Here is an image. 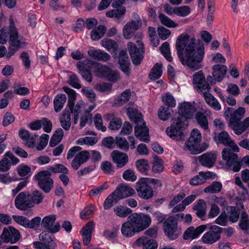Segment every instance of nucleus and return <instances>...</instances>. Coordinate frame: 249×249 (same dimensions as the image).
<instances>
[{"mask_svg": "<svg viewBox=\"0 0 249 249\" xmlns=\"http://www.w3.org/2000/svg\"><path fill=\"white\" fill-rule=\"evenodd\" d=\"M176 47L180 62L193 70L201 67L204 56V45L201 40H196L188 34H181L178 37Z\"/></svg>", "mask_w": 249, "mask_h": 249, "instance_id": "1", "label": "nucleus"}, {"mask_svg": "<svg viewBox=\"0 0 249 249\" xmlns=\"http://www.w3.org/2000/svg\"><path fill=\"white\" fill-rule=\"evenodd\" d=\"M214 139L217 143L229 146L224 148L222 152L223 159L226 161L227 166L231 168L234 172H239L241 167V161L237 154L234 153L239 152V147L225 131L220 132L217 137L215 136Z\"/></svg>", "mask_w": 249, "mask_h": 249, "instance_id": "2", "label": "nucleus"}, {"mask_svg": "<svg viewBox=\"0 0 249 249\" xmlns=\"http://www.w3.org/2000/svg\"><path fill=\"white\" fill-rule=\"evenodd\" d=\"M128 115L131 120L136 124L135 126V136L139 137L141 141L149 142V130L145 126L141 113H139L137 109H131L128 111Z\"/></svg>", "mask_w": 249, "mask_h": 249, "instance_id": "3", "label": "nucleus"}, {"mask_svg": "<svg viewBox=\"0 0 249 249\" xmlns=\"http://www.w3.org/2000/svg\"><path fill=\"white\" fill-rule=\"evenodd\" d=\"M10 24L8 30V34L9 35V46L6 54L7 58L13 56L25 44L22 37L19 36L13 19H10Z\"/></svg>", "mask_w": 249, "mask_h": 249, "instance_id": "4", "label": "nucleus"}, {"mask_svg": "<svg viewBox=\"0 0 249 249\" xmlns=\"http://www.w3.org/2000/svg\"><path fill=\"white\" fill-rule=\"evenodd\" d=\"M187 124L183 123L179 120L174 117L173 124L167 128V135L174 140L179 141L183 139V130L187 126Z\"/></svg>", "mask_w": 249, "mask_h": 249, "instance_id": "5", "label": "nucleus"}, {"mask_svg": "<svg viewBox=\"0 0 249 249\" xmlns=\"http://www.w3.org/2000/svg\"><path fill=\"white\" fill-rule=\"evenodd\" d=\"M51 175L50 171L45 170L38 172L35 177L39 187L46 193H49L53 186Z\"/></svg>", "mask_w": 249, "mask_h": 249, "instance_id": "6", "label": "nucleus"}, {"mask_svg": "<svg viewBox=\"0 0 249 249\" xmlns=\"http://www.w3.org/2000/svg\"><path fill=\"white\" fill-rule=\"evenodd\" d=\"M130 55L134 64L140 65L142 58L144 53L143 45L140 41L137 42V45L129 42L127 45Z\"/></svg>", "mask_w": 249, "mask_h": 249, "instance_id": "7", "label": "nucleus"}, {"mask_svg": "<svg viewBox=\"0 0 249 249\" xmlns=\"http://www.w3.org/2000/svg\"><path fill=\"white\" fill-rule=\"evenodd\" d=\"M135 189L138 196L142 199L148 200L154 196L152 188L144 178H142L138 180L136 184Z\"/></svg>", "mask_w": 249, "mask_h": 249, "instance_id": "8", "label": "nucleus"}, {"mask_svg": "<svg viewBox=\"0 0 249 249\" xmlns=\"http://www.w3.org/2000/svg\"><path fill=\"white\" fill-rule=\"evenodd\" d=\"M196 111V108L190 103L184 102L181 104L179 113L175 117L179 120L182 123L187 124V120L192 118Z\"/></svg>", "mask_w": 249, "mask_h": 249, "instance_id": "9", "label": "nucleus"}, {"mask_svg": "<svg viewBox=\"0 0 249 249\" xmlns=\"http://www.w3.org/2000/svg\"><path fill=\"white\" fill-rule=\"evenodd\" d=\"M163 229L165 234L171 240L177 239L180 231L177 228V223L173 217H168L163 223Z\"/></svg>", "mask_w": 249, "mask_h": 249, "instance_id": "10", "label": "nucleus"}, {"mask_svg": "<svg viewBox=\"0 0 249 249\" xmlns=\"http://www.w3.org/2000/svg\"><path fill=\"white\" fill-rule=\"evenodd\" d=\"M222 229L216 225L210 227L208 231L204 234L201 237V241L205 244H212L218 241L220 237Z\"/></svg>", "mask_w": 249, "mask_h": 249, "instance_id": "11", "label": "nucleus"}, {"mask_svg": "<svg viewBox=\"0 0 249 249\" xmlns=\"http://www.w3.org/2000/svg\"><path fill=\"white\" fill-rule=\"evenodd\" d=\"M15 204L17 208L20 210H26L34 207L31 200V195L28 193L21 192L16 197Z\"/></svg>", "mask_w": 249, "mask_h": 249, "instance_id": "12", "label": "nucleus"}, {"mask_svg": "<svg viewBox=\"0 0 249 249\" xmlns=\"http://www.w3.org/2000/svg\"><path fill=\"white\" fill-rule=\"evenodd\" d=\"M213 76H209L207 77V81L212 85L214 84L215 82H220L222 80L227 71V67L225 65L216 64L212 67Z\"/></svg>", "mask_w": 249, "mask_h": 249, "instance_id": "13", "label": "nucleus"}, {"mask_svg": "<svg viewBox=\"0 0 249 249\" xmlns=\"http://www.w3.org/2000/svg\"><path fill=\"white\" fill-rule=\"evenodd\" d=\"M208 81L205 80L204 73L202 71L196 72L193 75V84L195 88L198 91L203 93L205 91H209L211 87L208 84Z\"/></svg>", "mask_w": 249, "mask_h": 249, "instance_id": "14", "label": "nucleus"}, {"mask_svg": "<svg viewBox=\"0 0 249 249\" xmlns=\"http://www.w3.org/2000/svg\"><path fill=\"white\" fill-rule=\"evenodd\" d=\"M245 113V109L243 107H240L236 110L233 111L231 107H228L225 111L224 115L226 117H230L229 126L230 124H235L240 122L244 117Z\"/></svg>", "mask_w": 249, "mask_h": 249, "instance_id": "15", "label": "nucleus"}, {"mask_svg": "<svg viewBox=\"0 0 249 249\" xmlns=\"http://www.w3.org/2000/svg\"><path fill=\"white\" fill-rule=\"evenodd\" d=\"M56 215L54 214L45 216L41 221V225L46 229L52 233L59 231L60 226L58 222H55Z\"/></svg>", "mask_w": 249, "mask_h": 249, "instance_id": "16", "label": "nucleus"}, {"mask_svg": "<svg viewBox=\"0 0 249 249\" xmlns=\"http://www.w3.org/2000/svg\"><path fill=\"white\" fill-rule=\"evenodd\" d=\"M20 238L19 231L15 228L10 227L8 229H4L1 238L4 242L16 243Z\"/></svg>", "mask_w": 249, "mask_h": 249, "instance_id": "17", "label": "nucleus"}, {"mask_svg": "<svg viewBox=\"0 0 249 249\" xmlns=\"http://www.w3.org/2000/svg\"><path fill=\"white\" fill-rule=\"evenodd\" d=\"M114 192L119 200L133 196L135 194L134 189L124 183L120 184Z\"/></svg>", "mask_w": 249, "mask_h": 249, "instance_id": "18", "label": "nucleus"}, {"mask_svg": "<svg viewBox=\"0 0 249 249\" xmlns=\"http://www.w3.org/2000/svg\"><path fill=\"white\" fill-rule=\"evenodd\" d=\"M90 158L89 152L88 151H80L78 152L71 162V166L74 170H77L82 164L86 162Z\"/></svg>", "mask_w": 249, "mask_h": 249, "instance_id": "19", "label": "nucleus"}, {"mask_svg": "<svg viewBox=\"0 0 249 249\" xmlns=\"http://www.w3.org/2000/svg\"><path fill=\"white\" fill-rule=\"evenodd\" d=\"M142 25L140 20H132L127 22L123 28V36L126 39L130 38Z\"/></svg>", "mask_w": 249, "mask_h": 249, "instance_id": "20", "label": "nucleus"}, {"mask_svg": "<svg viewBox=\"0 0 249 249\" xmlns=\"http://www.w3.org/2000/svg\"><path fill=\"white\" fill-rule=\"evenodd\" d=\"M216 154L214 152L206 153L198 157L199 162L203 166L211 168L216 160Z\"/></svg>", "mask_w": 249, "mask_h": 249, "instance_id": "21", "label": "nucleus"}, {"mask_svg": "<svg viewBox=\"0 0 249 249\" xmlns=\"http://www.w3.org/2000/svg\"><path fill=\"white\" fill-rule=\"evenodd\" d=\"M94 230V222L92 221L88 222L81 231L82 235L83 243L87 246L90 242L91 235Z\"/></svg>", "mask_w": 249, "mask_h": 249, "instance_id": "22", "label": "nucleus"}, {"mask_svg": "<svg viewBox=\"0 0 249 249\" xmlns=\"http://www.w3.org/2000/svg\"><path fill=\"white\" fill-rule=\"evenodd\" d=\"M205 225H201L195 228L194 227H189L183 234V238L185 240L194 239L196 238L205 230Z\"/></svg>", "mask_w": 249, "mask_h": 249, "instance_id": "23", "label": "nucleus"}, {"mask_svg": "<svg viewBox=\"0 0 249 249\" xmlns=\"http://www.w3.org/2000/svg\"><path fill=\"white\" fill-rule=\"evenodd\" d=\"M135 245L142 247V249H156L157 243L153 239H150L145 236L139 238L135 242Z\"/></svg>", "mask_w": 249, "mask_h": 249, "instance_id": "24", "label": "nucleus"}, {"mask_svg": "<svg viewBox=\"0 0 249 249\" xmlns=\"http://www.w3.org/2000/svg\"><path fill=\"white\" fill-rule=\"evenodd\" d=\"M111 156L113 161L116 163L117 166L119 168L124 167L128 162V157L125 153L115 150L112 153Z\"/></svg>", "mask_w": 249, "mask_h": 249, "instance_id": "25", "label": "nucleus"}, {"mask_svg": "<svg viewBox=\"0 0 249 249\" xmlns=\"http://www.w3.org/2000/svg\"><path fill=\"white\" fill-rule=\"evenodd\" d=\"M119 64L121 70L125 74H128L130 72L128 56L126 51L122 50L119 53Z\"/></svg>", "mask_w": 249, "mask_h": 249, "instance_id": "26", "label": "nucleus"}, {"mask_svg": "<svg viewBox=\"0 0 249 249\" xmlns=\"http://www.w3.org/2000/svg\"><path fill=\"white\" fill-rule=\"evenodd\" d=\"M19 137L23 141L25 145L29 147H33L36 137V135H32L30 132L25 129H20Z\"/></svg>", "mask_w": 249, "mask_h": 249, "instance_id": "27", "label": "nucleus"}, {"mask_svg": "<svg viewBox=\"0 0 249 249\" xmlns=\"http://www.w3.org/2000/svg\"><path fill=\"white\" fill-rule=\"evenodd\" d=\"M98 70L102 73L103 76L106 77L110 81L116 82L120 79L119 73L112 71L104 65H98Z\"/></svg>", "mask_w": 249, "mask_h": 249, "instance_id": "28", "label": "nucleus"}, {"mask_svg": "<svg viewBox=\"0 0 249 249\" xmlns=\"http://www.w3.org/2000/svg\"><path fill=\"white\" fill-rule=\"evenodd\" d=\"M206 149V148H202L200 146V142L190 141L188 140L185 142L184 150L187 152H190L192 154L196 155L199 154Z\"/></svg>", "mask_w": 249, "mask_h": 249, "instance_id": "29", "label": "nucleus"}, {"mask_svg": "<svg viewBox=\"0 0 249 249\" xmlns=\"http://www.w3.org/2000/svg\"><path fill=\"white\" fill-rule=\"evenodd\" d=\"M88 54L91 58L99 61L107 62L110 59V55L101 50H89Z\"/></svg>", "mask_w": 249, "mask_h": 249, "instance_id": "30", "label": "nucleus"}, {"mask_svg": "<svg viewBox=\"0 0 249 249\" xmlns=\"http://www.w3.org/2000/svg\"><path fill=\"white\" fill-rule=\"evenodd\" d=\"M208 92L205 91L202 93L206 103L214 110H220L221 109V105L217 99Z\"/></svg>", "mask_w": 249, "mask_h": 249, "instance_id": "31", "label": "nucleus"}, {"mask_svg": "<svg viewBox=\"0 0 249 249\" xmlns=\"http://www.w3.org/2000/svg\"><path fill=\"white\" fill-rule=\"evenodd\" d=\"M237 135H240L245 131L249 127V117L246 118L243 122H238L235 124L229 126Z\"/></svg>", "mask_w": 249, "mask_h": 249, "instance_id": "32", "label": "nucleus"}, {"mask_svg": "<svg viewBox=\"0 0 249 249\" xmlns=\"http://www.w3.org/2000/svg\"><path fill=\"white\" fill-rule=\"evenodd\" d=\"M211 115L210 110L207 109L202 113L198 112L196 113L195 118L197 123L205 130L208 129V121L207 116Z\"/></svg>", "mask_w": 249, "mask_h": 249, "instance_id": "33", "label": "nucleus"}, {"mask_svg": "<svg viewBox=\"0 0 249 249\" xmlns=\"http://www.w3.org/2000/svg\"><path fill=\"white\" fill-rule=\"evenodd\" d=\"M121 232L124 236L125 237H130L133 236L136 233L139 232L137 231L135 228L128 220L122 224Z\"/></svg>", "mask_w": 249, "mask_h": 249, "instance_id": "34", "label": "nucleus"}, {"mask_svg": "<svg viewBox=\"0 0 249 249\" xmlns=\"http://www.w3.org/2000/svg\"><path fill=\"white\" fill-rule=\"evenodd\" d=\"M98 65H101L95 63L89 59L83 61H78L76 64V66L79 70V71H90L91 68L94 66L96 67L98 69Z\"/></svg>", "mask_w": 249, "mask_h": 249, "instance_id": "35", "label": "nucleus"}, {"mask_svg": "<svg viewBox=\"0 0 249 249\" xmlns=\"http://www.w3.org/2000/svg\"><path fill=\"white\" fill-rule=\"evenodd\" d=\"M71 110L64 112L59 118L60 123L62 127L65 130H69L71 126Z\"/></svg>", "mask_w": 249, "mask_h": 249, "instance_id": "36", "label": "nucleus"}, {"mask_svg": "<svg viewBox=\"0 0 249 249\" xmlns=\"http://www.w3.org/2000/svg\"><path fill=\"white\" fill-rule=\"evenodd\" d=\"M196 196L195 195H191L186 197L181 203L176 206L172 210L173 213H177L183 211L185 207L192 203L196 199Z\"/></svg>", "mask_w": 249, "mask_h": 249, "instance_id": "37", "label": "nucleus"}, {"mask_svg": "<svg viewBox=\"0 0 249 249\" xmlns=\"http://www.w3.org/2000/svg\"><path fill=\"white\" fill-rule=\"evenodd\" d=\"M67 100V97L64 94H57L53 100L54 109L55 112L60 111L64 107Z\"/></svg>", "mask_w": 249, "mask_h": 249, "instance_id": "38", "label": "nucleus"}, {"mask_svg": "<svg viewBox=\"0 0 249 249\" xmlns=\"http://www.w3.org/2000/svg\"><path fill=\"white\" fill-rule=\"evenodd\" d=\"M207 205L204 200L199 199L197 204L194 206L193 209L196 211V215L202 218L206 213Z\"/></svg>", "mask_w": 249, "mask_h": 249, "instance_id": "39", "label": "nucleus"}, {"mask_svg": "<svg viewBox=\"0 0 249 249\" xmlns=\"http://www.w3.org/2000/svg\"><path fill=\"white\" fill-rule=\"evenodd\" d=\"M63 89L68 95V106L69 107L70 110L72 112L73 107H74L76 97V92L73 89L67 87H64Z\"/></svg>", "mask_w": 249, "mask_h": 249, "instance_id": "40", "label": "nucleus"}, {"mask_svg": "<svg viewBox=\"0 0 249 249\" xmlns=\"http://www.w3.org/2000/svg\"><path fill=\"white\" fill-rule=\"evenodd\" d=\"M131 91L129 89L124 90L120 96L115 99L114 104L117 106H121L127 103L131 97Z\"/></svg>", "mask_w": 249, "mask_h": 249, "instance_id": "41", "label": "nucleus"}, {"mask_svg": "<svg viewBox=\"0 0 249 249\" xmlns=\"http://www.w3.org/2000/svg\"><path fill=\"white\" fill-rule=\"evenodd\" d=\"M139 223L142 231L147 228L151 223V219L149 215L140 213H137Z\"/></svg>", "mask_w": 249, "mask_h": 249, "instance_id": "42", "label": "nucleus"}, {"mask_svg": "<svg viewBox=\"0 0 249 249\" xmlns=\"http://www.w3.org/2000/svg\"><path fill=\"white\" fill-rule=\"evenodd\" d=\"M107 29L104 25H99L91 32V38L93 40H97L102 38L106 32Z\"/></svg>", "mask_w": 249, "mask_h": 249, "instance_id": "43", "label": "nucleus"}, {"mask_svg": "<svg viewBox=\"0 0 249 249\" xmlns=\"http://www.w3.org/2000/svg\"><path fill=\"white\" fill-rule=\"evenodd\" d=\"M125 11V8L120 5L117 7L116 9L107 12L106 16L110 18H119L124 15Z\"/></svg>", "mask_w": 249, "mask_h": 249, "instance_id": "44", "label": "nucleus"}, {"mask_svg": "<svg viewBox=\"0 0 249 249\" xmlns=\"http://www.w3.org/2000/svg\"><path fill=\"white\" fill-rule=\"evenodd\" d=\"M102 46L110 52H115L118 47L115 41L110 39L104 38L101 41Z\"/></svg>", "mask_w": 249, "mask_h": 249, "instance_id": "45", "label": "nucleus"}, {"mask_svg": "<svg viewBox=\"0 0 249 249\" xmlns=\"http://www.w3.org/2000/svg\"><path fill=\"white\" fill-rule=\"evenodd\" d=\"M115 214L120 217H126L131 214L132 211L130 208L124 206H118L114 208Z\"/></svg>", "mask_w": 249, "mask_h": 249, "instance_id": "46", "label": "nucleus"}, {"mask_svg": "<svg viewBox=\"0 0 249 249\" xmlns=\"http://www.w3.org/2000/svg\"><path fill=\"white\" fill-rule=\"evenodd\" d=\"M162 65L161 63H156L152 68L149 74V77L151 79L159 78L162 74Z\"/></svg>", "mask_w": 249, "mask_h": 249, "instance_id": "47", "label": "nucleus"}, {"mask_svg": "<svg viewBox=\"0 0 249 249\" xmlns=\"http://www.w3.org/2000/svg\"><path fill=\"white\" fill-rule=\"evenodd\" d=\"M159 18L162 24L169 28H176L178 26V23L163 14L160 13L159 15Z\"/></svg>", "mask_w": 249, "mask_h": 249, "instance_id": "48", "label": "nucleus"}, {"mask_svg": "<svg viewBox=\"0 0 249 249\" xmlns=\"http://www.w3.org/2000/svg\"><path fill=\"white\" fill-rule=\"evenodd\" d=\"M222 184L217 181H213L209 186L204 189V192L210 194L219 193L222 190Z\"/></svg>", "mask_w": 249, "mask_h": 249, "instance_id": "49", "label": "nucleus"}, {"mask_svg": "<svg viewBox=\"0 0 249 249\" xmlns=\"http://www.w3.org/2000/svg\"><path fill=\"white\" fill-rule=\"evenodd\" d=\"M119 200L113 192L106 199L104 203V208L105 210H108L113 206L114 203H117Z\"/></svg>", "mask_w": 249, "mask_h": 249, "instance_id": "50", "label": "nucleus"}, {"mask_svg": "<svg viewBox=\"0 0 249 249\" xmlns=\"http://www.w3.org/2000/svg\"><path fill=\"white\" fill-rule=\"evenodd\" d=\"M239 226L244 232H248L249 230V219L247 213H242Z\"/></svg>", "mask_w": 249, "mask_h": 249, "instance_id": "51", "label": "nucleus"}, {"mask_svg": "<svg viewBox=\"0 0 249 249\" xmlns=\"http://www.w3.org/2000/svg\"><path fill=\"white\" fill-rule=\"evenodd\" d=\"M136 165L138 171L142 173L146 174V172L150 169L148 161L144 159L138 160L136 161Z\"/></svg>", "mask_w": 249, "mask_h": 249, "instance_id": "52", "label": "nucleus"}, {"mask_svg": "<svg viewBox=\"0 0 249 249\" xmlns=\"http://www.w3.org/2000/svg\"><path fill=\"white\" fill-rule=\"evenodd\" d=\"M17 171L19 176L28 177L30 176L31 168L26 164H21L17 167Z\"/></svg>", "mask_w": 249, "mask_h": 249, "instance_id": "53", "label": "nucleus"}, {"mask_svg": "<svg viewBox=\"0 0 249 249\" xmlns=\"http://www.w3.org/2000/svg\"><path fill=\"white\" fill-rule=\"evenodd\" d=\"M171 111L168 107H161L158 111L159 118L163 121L168 120L170 117Z\"/></svg>", "mask_w": 249, "mask_h": 249, "instance_id": "54", "label": "nucleus"}, {"mask_svg": "<svg viewBox=\"0 0 249 249\" xmlns=\"http://www.w3.org/2000/svg\"><path fill=\"white\" fill-rule=\"evenodd\" d=\"M191 12V8L187 5L176 7V14L177 16L185 17L188 16Z\"/></svg>", "mask_w": 249, "mask_h": 249, "instance_id": "55", "label": "nucleus"}, {"mask_svg": "<svg viewBox=\"0 0 249 249\" xmlns=\"http://www.w3.org/2000/svg\"><path fill=\"white\" fill-rule=\"evenodd\" d=\"M160 50L167 60L171 62L173 58L170 55L169 44L167 42L163 43L160 47Z\"/></svg>", "mask_w": 249, "mask_h": 249, "instance_id": "56", "label": "nucleus"}, {"mask_svg": "<svg viewBox=\"0 0 249 249\" xmlns=\"http://www.w3.org/2000/svg\"><path fill=\"white\" fill-rule=\"evenodd\" d=\"M162 101L168 106L175 107L176 106V101L174 97L169 93H166L162 95Z\"/></svg>", "mask_w": 249, "mask_h": 249, "instance_id": "57", "label": "nucleus"}, {"mask_svg": "<svg viewBox=\"0 0 249 249\" xmlns=\"http://www.w3.org/2000/svg\"><path fill=\"white\" fill-rule=\"evenodd\" d=\"M163 170L162 161L158 156H155L153 162L152 170L155 173H160Z\"/></svg>", "mask_w": 249, "mask_h": 249, "instance_id": "58", "label": "nucleus"}, {"mask_svg": "<svg viewBox=\"0 0 249 249\" xmlns=\"http://www.w3.org/2000/svg\"><path fill=\"white\" fill-rule=\"evenodd\" d=\"M94 207L90 205L86 207L80 213V217L83 219L88 220L90 218L93 213Z\"/></svg>", "mask_w": 249, "mask_h": 249, "instance_id": "59", "label": "nucleus"}, {"mask_svg": "<svg viewBox=\"0 0 249 249\" xmlns=\"http://www.w3.org/2000/svg\"><path fill=\"white\" fill-rule=\"evenodd\" d=\"M31 196L32 204L34 205L35 203L37 204L41 203L44 198L42 193L38 190H35L33 191Z\"/></svg>", "mask_w": 249, "mask_h": 249, "instance_id": "60", "label": "nucleus"}, {"mask_svg": "<svg viewBox=\"0 0 249 249\" xmlns=\"http://www.w3.org/2000/svg\"><path fill=\"white\" fill-rule=\"evenodd\" d=\"M239 212L237 209L234 207H231L228 212V217L230 221L232 223L236 222L238 220Z\"/></svg>", "mask_w": 249, "mask_h": 249, "instance_id": "61", "label": "nucleus"}, {"mask_svg": "<svg viewBox=\"0 0 249 249\" xmlns=\"http://www.w3.org/2000/svg\"><path fill=\"white\" fill-rule=\"evenodd\" d=\"M128 220L135 228L137 231L139 232L142 231L139 223V219H138L137 213H133L130 214L128 217Z\"/></svg>", "mask_w": 249, "mask_h": 249, "instance_id": "62", "label": "nucleus"}, {"mask_svg": "<svg viewBox=\"0 0 249 249\" xmlns=\"http://www.w3.org/2000/svg\"><path fill=\"white\" fill-rule=\"evenodd\" d=\"M68 83L75 89H79L81 88L80 80L75 74H72L69 76Z\"/></svg>", "mask_w": 249, "mask_h": 249, "instance_id": "63", "label": "nucleus"}, {"mask_svg": "<svg viewBox=\"0 0 249 249\" xmlns=\"http://www.w3.org/2000/svg\"><path fill=\"white\" fill-rule=\"evenodd\" d=\"M34 247L37 249H53L55 247L54 243L47 244L44 242L38 241L33 243Z\"/></svg>", "mask_w": 249, "mask_h": 249, "instance_id": "64", "label": "nucleus"}]
</instances>
